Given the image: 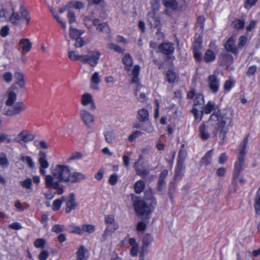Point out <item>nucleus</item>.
Masks as SVG:
<instances>
[{
  "mask_svg": "<svg viewBox=\"0 0 260 260\" xmlns=\"http://www.w3.org/2000/svg\"><path fill=\"white\" fill-rule=\"evenodd\" d=\"M38 162L40 173L45 176V185L47 187L55 189L58 194L63 193L64 190L60 184L79 183L86 179V176L79 172H72L70 167L65 164L58 163L52 165L50 168V174H46L49 167L47 154L40 150L38 153Z\"/></svg>",
  "mask_w": 260,
  "mask_h": 260,
  "instance_id": "nucleus-1",
  "label": "nucleus"
},
{
  "mask_svg": "<svg viewBox=\"0 0 260 260\" xmlns=\"http://www.w3.org/2000/svg\"><path fill=\"white\" fill-rule=\"evenodd\" d=\"M230 123V113H223V117L212 113L206 124H202L199 127V131L203 139H208L210 136H215L217 133L221 139H223L228 132V126Z\"/></svg>",
  "mask_w": 260,
  "mask_h": 260,
  "instance_id": "nucleus-2",
  "label": "nucleus"
},
{
  "mask_svg": "<svg viewBox=\"0 0 260 260\" xmlns=\"http://www.w3.org/2000/svg\"><path fill=\"white\" fill-rule=\"evenodd\" d=\"M146 201L138 199L134 202V207L137 214L143 215L151 212L155 207L156 202L151 191L145 193Z\"/></svg>",
  "mask_w": 260,
  "mask_h": 260,
  "instance_id": "nucleus-3",
  "label": "nucleus"
},
{
  "mask_svg": "<svg viewBox=\"0 0 260 260\" xmlns=\"http://www.w3.org/2000/svg\"><path fill=\"white\" fill-rule=\"evenodd\" d=\"M123 63L124 64V69L128 72L129 76L131 77L132 83H138L139 81L138 76L140 68L138 65L134 66L132 71H130L131 67L133 64V60L129 54H125L122 58Z\"/></svg>",
  "mask_w": 260,
  "mask_h": 260,
  "instance_id": "nucleus-4",
  "label": "nucleus"
},
{
  "mask_svg": "<svg viewBox=\"0 0 260 260\" xmlns=\"http://www.w3.org/2000/svg\"><path fill=\"white\" fill-rule=\"evenodd\" d=\"M105 222L106 227L103 235V238L106 240L119 229V224L115 220V216L112 214L106 215Z\"/></svg>",
  "mask_w": 260,
  "mask_h": 260,
  "instance_id": "nucleus-5",
  "label": "nucleus"
},
{
  "mask_svg": "<svg viewBox=\"0 0 260 260\" xmlns=\"http://www.w3.org/2000/svg\"><path fill=\"white\" fill-rule=\"evenodd\" d=\"M79 116L83 124L87 128L91 129L93 128L96 120L95 116L93 114L83 109L80 110Z\"/></svg>",
  "mask_w": 260,
  "mask_h": 260,
  "instance_id": "nucleus-6",
  "label": "nucleus"
},
{
  "mask_svg": "<svg viewBox=\"0 0 260 260\" xmlns=\"http://www.w3.org/2000/svg\"><path fill=\"white\" fill-rule=\"evenodd\" d=\"M4 16L5 20H9L15 25L19 26L21 24V18L17 12H15L13 6H10L5 9Z\"/></svg>",
  "mask_w": 260,
  "mask_h": 260,
  "instance_id": "nucleus-7",
  "label": "nucleus"
},
{
  "mask_svg": "<svg viewBox=\"0 0 260 260\" xmlns=\"http://www.w3.org/2000/svg\"><path fill=\"white\" fill-rule=\"evenodd\" d=\"M213 111H214L213 113H216L220 118L223 117V113L228 112L230 113V122H231L232 115L230 110H219L218 106L212 101H209L202 109V112L206 114H210Z\"/></svg>",
  "mask_w": 260,
  "mask_h": 260,
  "instance_id": "nucleus-8",
  "label": "nucleus"
},
{
  "mask_svg": "<svg viewBox=\"0 0 260 260\" xmlns=\"http://www.w3.org/2000/svg\"><path fill=\"white\" fill-rule=\"evenodd\" d=\"M11 108L5 109L3 114L6 116H12L20 114L25 109V105L22 102L15 103Z\"/></svg>",
  "mask_w": 260,
  "mask_h": 260,
  "instance_id": "nucleus-9",
  "label": "nucleus"
},
{
  "mask_svg": "<svg viewBox=\"0 0 260 260\" xmlns=\"http://www.w3.org/2000/svg\"><path fill=\"white\" fill-rule=\"evenodd\" d=\"M239 151L241 155L238 157L237 160L235 164V168L233 175L234 179H236L239 177L240 172L242 170L244 162L243 155L245 153V144L243 145V147L242 149H239Z\"/></svg>",
  "mask_w": 260,
  "mask_h": 260,
  "instance_id": "nucleus-10",
  "label": "nucleus"
},
{
  "mask_svg": "<svg viewBox=\"0 0 260 260\" xmlns=\"http://www.w3.org/2000/svg\"><path fill=\"white\" fill-rule=\"evenodd\" d=\"M18 88L14 85L11 86L6 92L5 104L8 106H12L17 100Z\"/></svg>",
  "mask_w": 260,
  "mask_h": 260,
  "instance_id": "nucleus-11",
  "label": "nucleus"
},
{
  "mask_svg": "<svg viewBox=\"0 0 260 260\" xmlns=\"http://www.w3.org/2000/svg\"><path fill=\"white\" fill-rule=\"evenodd\" d=\"M64 202L66 203V212L70 213L73 210L76 209L78 206L76 201V198L74 193H71L67 197H63Z\"/></svg>",
  "mask_w": 260,
  "mask_h": 260,
  "instance_id": "nucleus-12",
  "label": "nucleus"
},
{
  "mask_svg": "<svg viewBox=\"0 0 260 260\" xmlns=\"http://www.w3.org/2000/svg\"><path fill=\"white\" fill-rule=\"evenodd\" d=\"M101 55L98 51H90L87 55H84V59L83 62L88 63L92 67H95L98 63Z\"/></svg>",
  "mask_w": 260,
  "mask_h": 260,
  "instance_id": "nucleus-13",
  "label": "nucleus"
},
{
  "mask_svg": "<svg viewBox=\"0 0 260 260\" xmlns=\"http://www.w3.org/2000/svg\"><path fill=\"white\" fill-rule=\"evenodd\" d=\"M15 84L18 88L22 90H25L26 88V80L25 74L20 70H17L14 73Z\"/></svg>",
  "mask_w": 260,
  "mask_h": 260,
  "instance_id": "nucleus-14",
  "label": "nucleus"
},
{
  "mask_svg": "<svg viewBox=\"0 0 260 260\" xmlns=\"http://www.w3.org/2000/svg\"><path fill=\"white\" fill-rule=\"evenodd\" d=\"M85 7V4L77 0H73L69 3H68L66 5L59 10V12L60 14L63 13L66 10H69L72 9H75L78 11H80L81 10L84 9Z\"/></svg>",
  "mask_w": 260,
  "mask_h": 260,
  "instance_id": "nucleus-15",
  "label": "nucleus"
},
{
  "mask_svg": "<svg viewBox=\"0 0 260 260\" xmlns=\"http://www.w3.org/2000/svg\"><path fill=\"white\" fill-rule=\"evenodd\" d=\"M35 138V135L27 130H23L16 137L15 141L22 144L32 141Z\"/></svg>",
  "mask_w": 260,
  "mask_h": 260,
  "instance_id": "nucleus-16",
  "label": "nucleus"
},
{
  "mask_svg": "<svg viewBox=\"0 0 260 260\" xmlns=\"http://www.w3.org/2000/svg\"><path fill=\"white\" fill-rule=\"evenodd\" d=\"M81 104L84 107L89 106L91 110H95L96 108L95 104L91 94L86 92L81 96Z\"/></svg>",
  "mask_w": 260,
  "mask_h": 260,
  "instance_id": "nucleus-17",
  "label": "nucleus"
},
{
  "mask_svg": "<svg viewBox=\"0 0 260 260\" xmlns=\"http://www.w3.org/2000/svg\"><path fill=\"white\" fill-rule=\"evenodd\" d=\"M201 38L200 36L196 37L194 39L193 43V52L194 58L198 61L201 60L202 59L201 53Z\"/></svg>",
  "mask_w": 260,
  "mask_h": 260,
  "instance_id": "nucleus-18",
  "label": "nucleus"
},
{
  "mask_svg": "<svg viewBox=\"0 0 260 260\" xmlns=\"http://www.w3.org/2000/svg\"><path fill=\"white\" fill-rule=\"evenodd\" d=\"M236 37L231 36L225 44L224 47L226 50L234 54H237L239 52L238 45L236 44Z\"/></svg>",
  "mask_w": 260,
  "mask_h": 260,
  "instance_id": "nucleus-19",
  "label": "nucleus"
},
{
  "mask_svg": "<svg viewBox=\"0 0 260 260\" xmlns=\"http://www.w3.org/2000/svg\"><path fill=\"white\" fill-rule=\"evenodd\" d=\"M102 81V77L98 72H95L91 75L90 88L97 91L100 89L99 84Z\"/></svg>",
  "mask_w": 260,
  "mask_h": 260,
  "instance_id": "nucleus-20",
  "label": "nucleus"
},
{
  "mask_svg": "<svg viewBox=\"0 0 260 260\" xmlns=\"http://www.w3.org/2000/svg\"><path fill=\"white\" fill-rule=\"evenodd\" d=\"M85 25L89 27L90 25L89 22H92L94 25L96 26L97 29L100 31H104L108 30V27L106 23H99V20L98 19L92 21L87 17H85L84 19Z\"/></svg>",
  "mask_w": 260,
  "mask_h": 260,
  "instance_id": "nucleus-21",
  "label": "nucleus"
},
{
  "mask_svg": "<svg viewBox=\"0 0 260 260\" xmlns=\"http://www.w3.org/2000/svg\"><path fill=\"white\" fill-rule=\"evenodd\" d=\"M208 85L212 92L216 93L219 90L220 80L215 75H211L208 78Z\"/></svg>",
  "mask_w": 260,
  "mask_h": 260,
  "instance_id": "nucleus-22",
  "label": "nucleus"
},
{
  "mask_svg": "<svg viewBox=\"0 0 260 260\" xmlns=\"http://www.w3.org/2000/svg\"><path fill=\"white\" fill-rule=\"evenodd\" d=\"M147 20L151 27H156L160 24L159 17L154 10H153L148 13Z\"/></svg>",
  "mask_w": 260,
  "mask_h": 260,
  "instance_id": "nucleus-23",
  "label": "nucleus"
},
{
  "mask_svg": "<svg viewBox=\"0 0 260 260\" xmlns=\"http://www.w3.org/2000/svg\"><path fill=\"white\" fill-rule=\"evenodd\" d=\"M127 241L129 245L132 247L130 251L131 255L136 256L139 251V244L136 241V240L133 238H127Z\"/></svg>",
  "mask_w": 260,
  "mask_h": 260,
  "instance_id": "nucleus-24",
  "label": "nucleus"
},
{
  "mask_svg": "<svg viewBox=\"0 0 260 260\" xmlns=\"http://www.w3.org/2000/svg\"><path fill=\"white\" fill-rule=\"evenodd\" d=\"M19 45L20 49L24 52H29L32 48V43L27 38H22L19 40Z\"/></svg>",
  "mask_w": 260,
  "mask_h": 260,
  "instance_id": "nucleus-25",
  "label": "nucleus"
},
{
  "mask_svg": "<svg viewBox=\"0 0 260 260\" xmlns=\"http://www.w3.org/2000/svg\"><path fill=\"white\" fill-rule=\"evenodd\" d=\"M88 251L83 246H80L76 252V260H87Z\"/></svg>",
  "mask_w": 260,
  "mask_h": 260,
  "instance_id": "nucleus-26",
  "label": "nucleus"
},
{
  "mask_svg": "<svg viewBox=\"0 0 260 260\" xmlns=\"http://www.w3.org/2000/svg\"><path fill=\"white\" fill-rule=\"evenodd\" d=\"M160 50L166 54H170L173 52L174 48L173 45L170 43L162 44L159 47Z\"/></svg>",
  "mask_w": 260,
  "mask_h": 260,
  "instance_id": "nucleus-27",
  "label": "nucleus"
},
{
  "mask_svg": "<svg viewBox=\"0 0 260 260\" xmlns=\"http://www.w3.org/2000/svg\"><path fill=\"white\" fill-rule=\"evenodd\" d=\"M178 77L177 75L173 70H168L166 74L165 80L169 83H173Z\"/></svg>",
  "mask_w": 260,
  "mask_h": 260,
  "instance_id": "nucleus-28",
  "label": "nucleus"
},
{
  "mask_svg": "<svg viewBox=\"0 0 260 260\" xmlns=\"http://www.w3.org/2000/svg\"><path fill=\"white\" fill-rule=\"evenodd\" d=\"M14 78V74L11 71H6L4 72L1 76L2 80L6 83H10L13 81Z\"/></svg>",
  "mask_w": 260,
  "mask_h": 260,
  "instance_id": "nucleus-29",
  "label": "nucleus"
},
{
  "mask_svg": "<svg viewBox=\"0 0 260 260\" xmlns=\"http://www.w3.org/2000/svg\"><path fill=\"white\" fill-rule=\"evenodd\" d=\"M68 57L72 60H79L83 62L84 55H79V53L75 51H70L68 52Z\"/></svg>",
  "mask_w": 260,
  "mask_h": 260,
  "instance_id": "nucleus-30",
  "label": "nucleus"
},
{
  "mask_svg": "<svg viewBox=\"0 0 260 260\" xmlns=\"http://www.w3.org/2000/svg\"><path fill=\"white\" fill-rule=\"evenodd\" d=\"M248 38L246 35L241 36L238 40L237 45L239 49L244 48L248 44Z\"/></svg>",
  "mask_w": 260,
  "mask_h": 260,
  "instance_id": "nucleus-31",
  "label": "nucleus"
},
{
  "mask_svg": "<svg viewBox=\"0 0 260 260\" xmlns=\"http://www.w3.org/2000/svg\"><path fill=\"white\" fill-rule=\"evenodd\" d=\"M105 140L110 144L114 143L116 139V134L113 131H109L105 134Z\"/></svg>",
  "mask_w": 260,
  "mask_h": 260,
  "instance_id": "nucleus-32",
  "label": "nucleus"
},
{
  "mask_svg": "<svg viewBox=\"0 0 260 260\" xmlns=\"http://www.w3.org/2000/svg\"><path fill=\"white\" fill-rule=\"evenodd\" d=\"M215 53L210 49H208L205 53L204 59L207 62H211L215 59Z\"/></svg>",
  "mask_w": 260,
  "mask_h": 260,
  "instance_id": "nucleus-33",
  "label": "nucleus"
},
{
  "mask_svg": "<svg viewBox=\"0 0 260 260\" xmlns=\"http://www.w3.org/2000/svg\"><path fill=\"white\" fill-rule=\"evenodd\" d=\"M163 3L167 9L175 10L178 7L176 0H163Z\"/></svg>",
  "mask_w": 260,
  "mask_h": 260,
  "instance_id": "nucleus-34",
  "label": "nucleus"
},
{
  "mask_svg": "<svg viewBox=\"0 0 260 260\" xmlns=\"http://www.w3.org/2000/svg\"><path fill=\"white\" fill-rule=\"evenodd\" d=\"M235 80L232 79L227 80L223 86L224 91L226 92H229L235 86Z\"/></svg>",
  "mask_w": 260,
  "mask_h": 260,
  "instance_id": "nucleus-35",
  "label": "nucleus"
},
{
  "mask_svg": "<svg viewBox=\"0 0 260 260\" xmlns=\"http://www.w3.org/2000/svg\"><path fill=\"white\" fill-rule=\"evenodd\" d=\"M19 184L24 188L31 189L32 183V180L30 178H27L25 179L20 181Z\"/></svg>",
  "mask_w": 260,
  "mask_h": 260,
  "instance_id": "nucleus-36",
  "label": "nucleus"
},
{
  "mask_svg": "<svg viewBox=\"0 0 260 260\" xmlns=\"http://www.w3.org/2000/svg\"><path fill=\"white\" fill-rule=\"evenodd\" d=\"M82 34L83 31L73 28L72 26H71L70 29V37L72 39H76L77 38L79 37Z\"/></svg>",
  "mask_w": 260,
  "mask_h": 260,
  "instance_id": "nucleus-37",
  "label": "nucleus"
},
{
  "mask_svg": "<svg viewBox=\"0 0 260 260\" xmlns=\"http://www.w3.org/2000/svg\"><path fill=\"white\" fill-rule=\"evenodd\" d=\"M34 145L37 147H39L43 149H48L49 148V144L45 140L35 141Z\"/></svg>",
  "mask_w": 260,
  "mask_h": 260,
  "instance_id": "nucleus-38",
  "label": "nucleus"
},
{
  "mask_svg": "<svg viewBox=\"0 0 260 260\" xmlns=\"http://www.w3.org/2000/svg\"><path fill=\"white\" fill-rule=\"evenodd\" d=\"M95 230V226L90 224H84L82 225V234L84 232L88 234L92 233Z\"/></svg>",
  "mask_w": 260,
  "mask_h": 260,
  "instance_id": "nucleus-39",
  "label": "nucleus"
},
{
  "mask_svg": "<svg viewBox=\"0 0 260 260\" xmlns=\"http://www.w3.org/2000/svg\"><path fill=\"white\" fill-rule=\"evenodd\" d=\"M64 202L63 198L61 197L60 199H56L55 200L52 204V209L54 211H57L58 210L61 205L62 203Z\"/></svg>",
  "mask_w": 260,
  "mask_h": 260,
  "instance_id": "nucleus-40",
  "label": "nucleus"
},
{
  "mask_svg": "<svg viewBox=\"0 0 260 260\" xmlns=\"http://www.w3.org/2000/svg\"><path fill=\"white\" fill-rule=\"evenodd\" d=\"M70 232L82 235V225L80 226L76 225H71L69 228Z\"/></svg>",
  "mask_w": 260,
  "mask_h": 260,
  "instance_id": "nucleus-41",
  "label": "nucleus"
},
{
  "mask_svg": "<svg viewBox=\"0 0 260 260\" xmlns=\"http://www.w3.org/2000/svg\"><path fill=\"white\" fill-rule=\"evenodd\" d=\"M256 24L257 21L255 20H251L248 23H247L246 26V34H248L249 32L253 31Z\"/></svg>",
  "mask_w": 260,
  "mask_h": 260,
  "instance_id": "nucleus-42",
  "label": "nucleus"
},
{
  "mask_svg": "<svg viewBox=\"0 0 260 260\" xmlns=\"http://www.w3.org/2000/svg\"><path fill=\"white\" fill-rule=\"evenodd\" d=\"M148 116V111L146 109H142L138 111V118L141 121L147 120Z\"/></svg>",
  "mask_w": 260,
  "mask_h": 260,
  "instance_id": "nucleus-43",
  "label": "nucleus"
},
{
  "mask_svg": "<svg viewBox=\"0 0 260 260\" xmlns=\"http://www.w3.org/2000/svg\"><path fill=\"white\" fill-rule=\"evenodd\" d=\"M21 159L27 165L29 168L32 169L35 167V163L31 157L28 156H22Z\"/></svg>",
  "mask_w": 260,
  "mask_h": 260,
  "instance_id": "nucleus-44",
  "label": "nucleus"
},
{
  "mask_svg": "<svg viewBox=\"0 0 260 260\" xmlns=\"http://www.w3.org/2000/svg\"><path fill=\"white\" fill-rule=\"evenodd\" d=\"M232 25L236 29H242L245 25V22L242 20L236 19L233 22Z\"/></svg>",
  "mask_w": 260,
  "mask_h": 260,
  "instance_id": "nucleus-45",
  "label": "nucleus"
},
{
  "mask_svg": "<svg viewBox=\"0 0 260 260\" xmlns=\"http://www.w3.org/2000/svg\"><path fill=\"white\" fill-rule=\"evenodd\" d=\"M50 10L52 12V14L53 17L58 21V22H59L60 24V25H61L62 28H66V22L61 19V18H60V17L59 16L58 14L56 12L54 11L52 9L50 8Z\"/></svg>",
  "mask_w": 260,
  "mask_h": 260,
  "instance_id": "nucleus-46",
  "label": "nucleus"
},
{
  "mask_svg": "<svg viewBox=\"0 0 260 260\" xmlns=\"http://www.w3.org/2000/svg\"><path fill=\"white\" fill-rule=\"evenodd\" d=\"M144 188V183L143 181H138L135 184V189L137 193L141 192Z\"/></svg>",
  "mask_w": 260,
  "mask_h": 260,
  "instance_id": "nucleus-47",
  "label": "nucleus"
},
{
  "mask_svg": "<svg viewBox=\"0 0 260 260\" xmlns=\"http://www.w3.org/2000/svg\"><path fill=\"white\" fill-rule=\"evenodd\" d=\"M212 156V151H210L206 153L202 159V164L207 165H208L211 161Z\"/></svg>",
  "mask_w": 260,
  "mask_h": 260,
  "instance_id": "nucleus-48",
  "label": "nucleus"
},
{
  "mask_svg": "<svg viewBox=\"0 0 260 260\" xmlns=\"http://www.w3.org/2000/svg\"><path fill=\"white\" fill-rule=\"evenodd\" d=\"M46 241L42 238L38 239L34 242V246L38 248H43L45 247Z\"/></svg>",
  "mask_w": 260,
  "mask_h": 260,
  "instance_id": "nucleus-49",
  "label": "nucleus"
},
{
  "mask_svg": "<svg viewBox=\"0 0 260 260\" xmlns=\"http://www.w3.org/2000/svg\"><path fill=\"white\" fill-rule=\"evenodd\" d=\"M256 213H260V188L257 191V196L255 199V203L254 205Z\"/></svg>",
  "mask_w": 260,
  "mask_h": 260,
  "instance_id": "nucleus-50",
  "label": "nucleus"
},
{
  "mask_svg": "<svg viewBox=\"0 0 260 260\" xmlns=\"http://www.w3.org/2000/svg\"><path fill=\"white\" fill-rule=\"evenodd\" d=\"M82 157V154L79 152H74L71 154L68 158V161L80 159Z\"/></svg>",
  "mask_w": 260,
  "mask_h": 260,
  "instance_id": "nucleus-51",
  "label": "nucleus"
},
{
  "mask_svg": "<svg viewBox=\"0 0 260 260\" xmlns=\"http://www.w3.org/2000/svg\"><path fill=\"white\" fill-rule=\"evenodd\" d=\"M9 165V162L6 157V155L4 153L0 154V165L3 167H7Z\"/></svg>",
  "mask_w": 260,
  "mask_h": 260,
  "instance_id": "nucleus-52",
  "label": "nucleus"
},
{
  "mask_svg": "<svg viewBox=\"0 0 260 260\" xmlns=\"http://www.w3.org/2000/svg\"><path fill=\"white\" fill-rule=\"evenodd\" d=\"M5 141L10 143L12 141L11 136L5 133H0V143Z\"/></svg>",
  "mask_w": 260,
  "mask_h": 260,
  "instance_id": "nucleus-53",
  "label": "nucleus"
},
{
  "mask_svg": "<svg viewBox=\"0 0 260 260\" xmlns=\"http://www.w3.org/2000/svg\"><path fill=\"white\" fill-rule=\"evenodd\" d=\"M68 11V12L67 14V17L68 18L69 23L71 24L76 21V16L74 12L71 11L70 10Z\"/></svg>",
  "mask_w": 260,
  "mask_h": 260,
  "instance_id": "nucleus-54",
  "label": "nucleus"
},
{
  "mask_svg": "<svg viewBox=\"0 0 260 260\" xmlns=\"http://www.w3.org/2000/svg\"><path fill=\"white\" fill-rule=\"evenodd\" d=\"M21 15L23 19L25 20L26 23L27 24H28L30 20V16L28 11L25 9H22Z\"/></svg>",
  "mask_w": 260,
  "mask_h": 260,
  "instance_id": "nucleus-55",
  "label": "nucleus"
},
{
  "mask_svg": "<svg viewBox=\"0 0 260 260\" xmlns=\"http://www.w3.org/2000/svg\"><path fill=\"white\" fill-rule=\"evenodd\" d=\"M257 1L258 0H246L244 7L247 9H249L256 4Z\"/></svg>",
  "mask_w": 260,
  "mask_h": 260,
  "instance_id": "nucleus-56",
  "label": "nucleus"
},
{
  "mask_svg": "<svg viewBox=\"0 0 260 260\" xmlns=\"http://www.w3.org/2000/svg\"><path fill=\"white\" fill-rule=\"evenodd\" d=\"M152 241V237L150 235H146L143 240V243L144 246H148L150 245Z\"/></svg>",
  "mask_w": 260,
  "mask_h": 260,
  "instance_id": "nucleus-57",
  "label": "nucleus"
},
{
  "mask_svg": "<svg viewBox=\"0 0 260 260\" xmlns=\"http://www.w3.org/2000/svg\"><path fill=\"white\" fill-rule=\"evenodd\" d=\"M108 47L109 49H113L116 52L119 53H121L123 51V49L120 47L112 43L109 44L108 46Z\"/></svg>",
  "mask_w": 260,
  "mask_h": 260,
  "instance_id": "nucleus-58",
  "label": "nucleus"
},
{
  "mask_svg": "<svg viewBox=\"0 0 260 260\" xmlns=\"http://www.w3.org/2000/svg\"><path fill=\"white\" fill-rule=\"evenodd\" d=\"M10 28L9 26L5 25L0 30L1 35L3 37L7 36L9 34Z\"/></svg>",
  "mask_w": 260,
  "mask_h": 260,
  "instance_id": "nucleus-59",
  "label": "nucleus"
},
{
  "mask_svg": "<svg viewBox=\"0 0 260 260\" xmlns=\"http://www.w3.org/2000/svg\"><path fill=\"white\" fill-rule=\"evenodd\" d=\"M191 112L194 115L195 120L198 122H200L202 119V116L200 115L198 110L196 108H193Z\"/></svg>",
  "mask_w": 260,
  "mask_h": 260,
  "instance_id": "nucleus-60",
  "label": "nucleus"
},
{
  "mask_svg": "<svg viewBox=\"0 0 260 260\" xmlns=\"http://www.w3.org/2000/svg\"><path fill=\"white\" fill-rule=\"evenodd\" d=\"M64 229V226L62 225L59 224H55L54 226H53L52 228V231L54 232H55L56 233L61 232L63 231Z\"/></svg>",
  "mask_w": 260,
  "mask_h": 260,
  "instance_id": "nucleus-61",
  "label": "nucleus"
},
{
  "mask_svg": "<svg viewBox=\"0 0 260 260\" xmlns=\"http://www.w3.org/2000/svg\"><path fill=\"white\" fill-rule=\"evenodd\" d=\"M49 253L46 250H43L39 254L38 258L39 260H46L49 256Z\"/></svg>",
  "mask_w": 260,
  "mask_h": 260,
  "instance_id": "nucleus-62",
  "label": "nucleus"
},
{
  "mask_svg": "<svg viewBox=\"0 0 260 260\" xmlns=\"http://www.w3.org/2000/svg\"><path fill=\"white\" fill-rule=\"evenodd\" d=\"M204 101L203 95L202 94L198 93L195 98L194 104H202Z\"/></svg>",
  "mask_w": 260,
  "mask_h": 260,
  "instance_id": "nucleus-63",
  "label": "nucleus"
},
{
  "mask_svg": "<svg viewBox=\"0 0 260 260\" xmlns=\"http://www.w3.org/2000/svg\"><path fill=\"white\" fill-rule=\"evenodd\" d=\"M105 170L103 169H100L95 174L94 177L98 180H101L104 176Z\"/></svg>",
  "mask_w": 260,
  "mask_h": 260,
  "instance_id": "nucleus-64",
  "label": "nucleus"
}]
</instances>
